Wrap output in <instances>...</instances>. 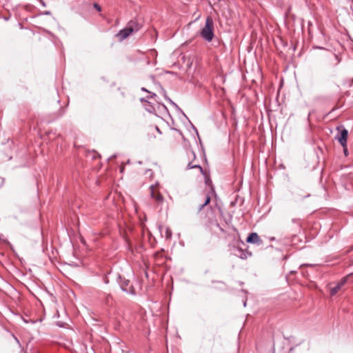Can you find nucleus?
I'll use <instances>...</instances> for the list:
<instances>
[{"label":"nucleus","mask_w":353,"mask_h":353,"mask_svg":"<svg viewBox=\"0 0 353 353\" xmlns=\"http://www.w3.org/2000/svg\"><path fill=\"white\" fill-rule=\"evenodd\" d=\"M201 37L205 41L210 42L214 38V21L211 17H208L205 20V26L201 31Z\"/></svg>","instance_id":"obj_1"},{"label":"nucleus","mask_w":353,"mask_h":353,"mask_svg":"<svg viewBox=\"0 0 353 353\" xmlns=\"http://www.w3.org/2000/svg\"><path fill=\"white\" fill-rule=\"evenodd\" d=\"M338 134L335 137V139L337 140L341 146H345L347 144L348 131L343 126L338 127Z\"/></svg>","instance_id":"obj_2"},{"label":"nucleus","mask_w":353,"mask_h":353,"mask_svg":"<svg viewBox=\"0 0 353 353\" xmlns=\"http://www.w3.org/2000/svg\"><path fill=\"white\" fill-rule=\"evenodd\" d=\"M141 90L143 91H145V92H148L150 94L146 97L147 99H141V102H144L145 103L144 104V107H145V109L146 111H148V112H150V113H152V112H155V108L148 101V99H152L154 98V97H156V94L154 93H151L150 92H149L148 90H147L145 88H142Z\"/></svg>","instance_id":"obj_3"},{"label":"nucleus","mask_w":353,"mask_h":353,"mask_svg":"<svg viewBox=\"0 0 353 353\" xmlns=\"http://www.w3.org/2000/svg\"><path fill=\"white\" fill-rule=\"evenodd\" d=\"M150 196L155 201V202L159 205L161 204L163 201V197L161 194L157 189L155 185H151L150 187Z\"/></svg>","instance_id":"obj_4"},{"label":"nucleus","mask_w":353,"mask_h":353,"mask_svg":"<svg viewBox=\"0 0 353 353\" xmlns=\"http://www.w3.org/2000/svg\"><path fill=\"white\" fill-rule=\"evenodd\" d=\"M126 26L131 30L132 33L139 32L143 27V23L137 19L130 20Z\"/></svg>","instance_id":"obj_5"},{"label":"nucleus","mask_w":353,"mask_h":353,"mask_svg":"<svg viewBox=\"0 0 353 353\" xmlns=\"http://www.w3.org/2000/svg\"><path fill=\"white\" fill-rule=\"evenodd\" d=\"M234 254L241 259H246L252 255L248 250L237 247H234Z\"/></svg>","instance_id":"obj_6"},{"label":"nucleus","mask_w":353,"mask_h":353,"mask_svg":"<svg viewBox=\"0 0 353 353\" xmlns=\"http://www.w3.org/2000/svg\"><path fill=\"white\" fill-rule=\"evenodd\" d=\"M246 242L248 243H253L258 245H261L263 244V241L260 238L256 232H252L246 239Z\"/></svg>","instance_id":"obj_7"},{"label":"nucleus","mask_w":353,"mask_h":353,"mask_svg":"<svg viewBox=\"0 0 353 353\" xmlns=\"http://www.w3.org/2000/svg\"><path fill=\"white\" fill-rule=\"evenodd\" d=\"M159 230L162 237H165V239L170 240L172 238V232L169 227L159 225Z\"/></svg>","instance_id":"obj_8"},{"label":"nucleus","mask_w":353,"mask_h":353,"mask_svg":"<svg viewBox=\"0 0 353 353\" xmlns=\"http://www.w3.org/2000/svg\"><path fill=\"white\" fill-rule=\"evenodd\" d=\"M132 32L130 30L127 26H125L123 29L121 30L117 34V37L119 41H123L127 39L130 35H131Z\"/></svg>","instance_id":"obj_9"},{"label":"nucleus","mask_w":353,"mask_h":353,"mask_svg":"<svg viewBox=\"0 0 353 353\" xmlns=\"http://www.w3.org/2000/svg\"><path fill=\"white\" fill-rule=\"evenodd\" d=\"M347 277H343L334 287L330 289V294L332 296L335 295L341 288L346 283Z\"/></svg>","instance_id":"obj_10"},{"label":"nucleus","mask_w":353,"mask_h":353,"mask_svg":"<svg viewBox=\"0 0 353 353\" xmlns=\"http://www.w3.org/2000/svg\"><path fill=\"white\" fill-rule=\"evenodd\" d=\"M210 194H207L205 196L204 202L199 205L198 208V211L200 212L203 210V208L206 206L210 202Z\"/></svg>","instance_id":"obj_11"},{"label":"nucleus","mask_w":353,"mask_h":353,"mask_svg":"<svg viewBox=\"0 0 353 353\" xmlns=\"http://www.w3.org/2000/svg\"><path fill=\"white\" fill-rule=\"evenodd\" d=\"M199 168L200 172L203 174V170L199 165H193L192 163H189L187 165V169Z\"/></svg>","instance_id":"obj_12"},{"label":"nucleus","mask_w":353,"mask_h":353,"mask_svg":"<svg viewBox=\"0 0 353 353\" xmlns=\"http://www.w3.org/2000/svg\"><path fill=\"white\" fill-rule=\"evenodd\" d=\"M92 158V160H97L100 157V155L97 153L95 151H90V158Z\"/></svg>","instance_id":"obj_13"},{"label":"nucleus","mask_w":353,"mask_h":353,"mask_svg":"<svg viewBox=\"0 0 353 353\" xmlns=\"http://www.w3.org/2000/svg\"><path fill=\"white\" fill-rule=\"evenodd\" d=\"M205 184L210 186L212 193H214V189L212 186V181L209 178H205Z\"/></svg>","instance_id":"obj_14"},{"label":"nucleus","mask_w":353,"mask_h":353,"mask_svg":"<svg viewBox=\"0 0 353 353\" xmlns=\"http://www.w3.org/2000/svg\"><path fill=\"white\" fill-rule=\"evenodd\" d=\"M93 8L96 10L97 12H101V7L98 3H94L93 4Z\"/></svg>","instance_id":"obj_15"},{"label":"nucleus","mask_w":353,"mask_h":353,"mask_svg":"<svg viewBox=\"0 0 353 353\" xmlns=\"http://www.w3.org/2000/svg\"><path fill=\"white\" fill-rule=\"evenodd\" d=\"M334 60H335V63H334V65H338L340 62H341V58L339 57V55L337 54H334Z\"/></svg>","instance_id":"obj_16"},{"label":"nucleus","mask_w":353,"mask_h":353,"mask_svg":"<svg viewBox=\"0 0 353 353\" xmlns=\"http://www.w3.org/2000/svg\"><path fill=\"white\" fill-rule=\"evenodd\" d=\"M342 147L343 148L344 154L347 157L348 155V150H347V145H345V146H342Z\"/></svg>","instance_id":"obj_17"},{"label":"nucleus","mask_w":353,"mask_h":353,"mask_svg":"<svg viewBox=\"0 0 353 353\" xmlns=\"http://www.w3.org/2000/svg\"><path fill=\"white\" fill-rule=\"evenodd\" d=\"M60 116H62L65 114V110L63 109H60Z\"/></svg>","instance_id":"obj_18"},{"label":"nucleus","mask_w":353,"mask_h":353,"mask_svg":"<svg viewBox=\"0 0 353 353\" xmlns=\"http://www.w3.org/2000/svg\"><path fill=\"white\" fill-rule=\"evenodd\" d=\"M270 241H275V237H270Z\"/></svg>","instance_id":"obj_19"},{"label":"nucleus","mask_w":353,"mask_h":353,"mask_svg":"<svg viewBox=\"0 0 353 353\" xmlns=\"http://www.w3.org/2000/svg\"><path fill=\"white\" fill-rule=\"evenodd\" d=\"M155 129H156V130H157L159 133H161V132H160V130H159V128H158L157 126H156V127H155Z\"/></svg>","instance_id":"obj_20"},{"label":"nucleus","mask_w":353,"mask_h":353,"mask_svg":"<svg viewBox=\"0 0 353 353\" xmlns=\"http://www.w3.org/2000/svg\"><path fill=\"white\" fill-rule=\"evenodd\" d=\"M41 4L43 6H46V4L43 1H41Z\"/></svg>","instance_id":"obj_21"},{"label":"nucleus","mask_w":353,"mask_h":353,"mask_svg":"<svg viewBox=\"0 0 353 353\" xmlns=\"http://www.w3.org/2000/svg\"><path fill=\"white\" fill-rule=\"evenodd\" d=\"M46 14H50V12L47 11L45 12Z\"/></svg>","instance_id":"obj_22"},{"label":"nucleus","mask_w":353,"mask_h":353,"mask_svg":"<svg viewBox=\"0 0 353 353\" xmlns=\"http://www.w3.org/2000/svg\"><path fill=\"white\" fill-rule=\"evenodd\" d=\"M15 340L17 341V343H19V340L17 338L15 337Z\"/></svg>","instance_id":"obj_23"}]
</instances>
